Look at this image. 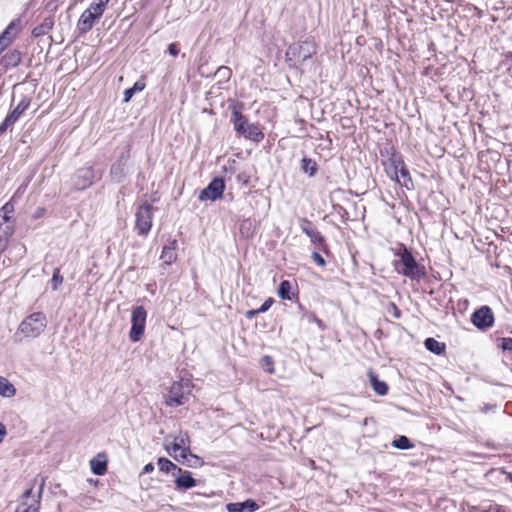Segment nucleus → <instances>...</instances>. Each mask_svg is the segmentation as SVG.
<instances>
[{"label":"nucleus","mask_w":512,"mask_h":512,"mask_svg":"<svg viewBox=\"0 0 512 512\" xmlns=\"http://www.w3.org/2000/svg\"><path fill=\"white\" fill-rule=\"evenodd\" d=\"M396 255L399 256V260L395 263V269L398 273L416 281L425 277L424 267L416 261L412 253L403 244L400 245Z\"/></svg>","instance_id":"obj_1"},{"label":"nucleus","mask_w":512,"mask_h":512,"mask_svg":"<svg viewBox=\"0 0 512 512\" xmlns=\"http://www.w3.org/2000/svg\"><path fill=\"white\" fill-rule=\"evenodd\" d=\"M385 170L387 175L406 189L414 187L410 172L407 169L401 155L392 154V156L385 162Z\"/></svg>","instance_id":"obj_2"},{"label":"nucleus","mask_w":512,"mask_h":512,"mask_svg":"<svg viewBox=\"0 0 512 512\" xmlns=\"http://www.w3.org/2000/svg\"><path fill=\"white\" fill-rule=\"evenodd\" d=\"M231 122L233 123L235 131L246 139L252 140L256 143H259L264 139V133L260 129L259 125L248 123L245 116L236 108L232 111Z\"/></svg>","instance_id":"obj_3"},{"label":"nucleus","mask_w":512,"mask_h":512,"mask_svg":"<svg viewBox=\"0 0 512 512\" xmlns=\"http://www.w3.org/2000/svg\"><path fill=\"white\" fill-rule=\"evenodd\" d=\"M109 1L110 0H98L97 3H91L81 14L77 22V29L81 34H85L93 28L95 22L103 15Z\"/></svg>","instance_id":"obj_4"},{"label":"nucleus","mask_w":512,"mask_h":512,"mask_svg":"<svg viewBox=\"0 0 512 512\" xmlns=\"http://www.w3.org/2000/svg\"><path fill=\"white\" fill-rule=\"evenodd\" d=\"M46 326V316L41 312H35L22 320L16 334L21 333L26 338L34 339L41 335Z\"/></svg>","instance_id":"obj_5"},{"label":"nucleus","mask_w":512,"mask_h":512,"mask_svg":"<svg viewBox=\"0 0 512 512\" xmlns=\"http://www.w3.org/2000/svg\"><path fill=\"white\" fill-rule=\"evenodd\" d=\"M147 312L143 306H136L132 309L131 329L129 338L132 342H138L145 330Z\"/></svg>","instance_id":"obj_6"},{"label":"nucleus","mask_w":512,"mask_h":512,"mask_svg":"<svg viewBox=\"0 0 512 512\" xmlns=\"http://www.w3.org/2000/svg\"><path fill=\"white\" fill-rule=\"evenodd\" d=\"M166 450L177 461L180 458L185 460L188 456L195 457L190 452V441L187 433H179V435L174 436L171 446L166 445Z\"/></svg>","instance_id":"obj_7"},{"label":"nucleus","mask_w":512,"mask_h":512,"mask_svg":"<svg viewBox=\"0 0 512 512\" xmlns=\"http://www.w3.org/2000/svg\"><path fill=\"white\" fill-rule=\"evenodd\" d=\"M153 206L147 202L139 205L136 211V222L135 227L138 230V234L146 236L152 226L153 220Z\"/></svg>","instance_id":"obj_8"},{"label":"nucleus","mask_w":512,"mask_h":512,"mask_svg":"<svg viewBox=\"0 0 512 512\" xmlns=\"http://www.w3.org/2000/svg\"><path fill=\"white\" fill-rule=\"evenodd\" d=\"M189 393L190 389L187 382H174L168 392L166 404L171 407L181 406L187 402Z\"/></svg>","instance_id":"obj_9"},{"label":"nucleus","mask_w":512,"mask_h":512,"mask_svg":"<svg viewBox=\"0 0 512 512\" xmlns=\"http://www.w3.org/2000/svg\"><path fill=\"white\" fill-rule=\"evenodd\" d=\"M314 53V47L310 43H295L288 47L286 51V58L287 61L302 63L311 58Z\"/></svg>","instance_id":"obj_10"},{"label":"nucleus","mask_w":512,"mask_h":512,"mask_svg":"<svg viewBox=\"0 0 512 512\" xmlns=\"http://www.w3.org/2000/svg\"><path fill=\"white\" fill-rule=\"evenodd\" d=\"M41 493L42 487L36 496H32V488L27 489L21 497L16 512H39Z\"/></svg>","instance_id":"obj_11"},{"label":"nucleus","mask_w":512,"mask_h":512,"mask_svg":"<svg viewBox=\"0 0 512 512\" xmlns=\"http://www.w3.org/2000/svg\"><path fill=\"white\" fill-rule=\"evenodd\" d=\"M225 189V183L221 178H214L206 188L201 190L199 194L200 201H216L223 196V192Z\"/></svg>","instance_id":"obj_12"},{"label":"nucleus","mask_w":512,"mask_h":512,"mask_svg":"<svg viewBox=\"0 0 512 512\" xmlns=\"http://www.w3.org/2000/svg\"><path fill=\"white\" fill-rule=\"evenodd\" d=\"M471 322L481 330L490 328L494 323V315L490 307L482 306L471 316Z\"/></svg>","instance_id":"obj_13"},{"label":"nucleus","mask_w":512,"mask_h":512,"mask_svg":"<svg viewBox=\"0 0 512 512\" xmlns=\"http://www.w3.org/2000/svg\"><path fill=\"white\" fill-rule=\"evenodd\" d=\"M95 173L92 167H83L76 171L72 177V185L77 190H84L92 185Z\"/></svg>","instance_id":"obj_14"},{"label":"nucleus","mask_w":512,"mask_h":512,"mask_svg":"<svg viewBox=\"0 0 512 512\" xmlns=\"http://www.w3.org/2000/svg\"><path fill=\"white\" fill-rule=\"evenodd\" d=\"M300 228L311 240L312 243L319 245L320 247L325 246L324 237L321 233L313 227L311 221L306 218L300 220Z\"/></svg>","instance_id":"obj_15"},{"label":"nucleus","mask_w":512,"mask_h":512,"mask_svg":"<svg viewBox=\"0 0 512 512\" xmlns=\"http://www.w3.org/2000/svg\"><path fill=\"white\" fill-rule=\"evenodd\" d=\"M18 20L12 21L0 35V53L7 48L14 38L16 37L18 30L16 28Z\"/></svg>","instance_id":"obj_16"},{"label":"nucleus","mask_w":512,"mask_h":512,"mask_svg":"<svg viewBox=\"0 0 512 512\" xmlns=\"http://www.w3.org/2000/svg\"><path fill=\"white\" fill-rule=\"evenodd\" d=\"M228 512H255L258 510V504L251 499L241 503H229L226 506Z\"/></svg>","instance_id":"obj_17"},{"label":"nucleus","mask_w":512,"mask_h":512,"mask_svg":"<svg viewBox=\"0 0 512 512\" xmlns=\"http://www.w3.org/2000/svg\"><path fill=\"white\" fill-rule=\"evenodd\" d=\"M90 468L96 475H104L107 471V456L104 453L97 454L90 461Z\"/></svg>","instance_id":"obj_18"},{"label":"nucleus","mask_w":512,"mask_h":512,"mask_svg":"<svg viewBox=\"0 0 512 512\" xmlns=\"http://www.w3.org/2000/svg\"><path fill=\"white\" fill-rule=\"evenodd\" d=\"M176 478L175 485L178 490H187L196 486V480L192 477L190 471H182Z\"/></svg>","instance_id":"obj_19"},{"label":"nucleus","mask_w":512,"mask_h":512,"mask_svg":"<svg viewBox=\"0 0 512 512\" xmlns=\"http://www.w3.org/2000/svg\"><path fill=\"white\" fill-rule=\"evenodd\" d=\"M177 240H172L169 245L165 246L162 250L161 259L165 264H172L177 258Z\"/></svg>","instance_id":"obj_20"},{"label":"nucleus","mask_w":512,"mask_h":512,"mask_svg":"<svg viewBox=\"0 0 512 512\" xmlns=\"http://www.w3.org/2000/svg\"><path fill=\"white\" fill-rule=\"evenodd\" d=\"M30 100L26 97L22 98L17 106L7 115V117L15 123L20 116L28 109Z\"/></svg>","instance_id":"obj_21"},{"label":"nucleus","mask_w":512,"mask_h":512,"mask_svg":"<svg viewBox=\"0 0 512 512\" xmlns=\"http://www.w3.org/2000/svg\"><path fill=\"white\" fill-rule=\"evenodd\" d=\"M368 376L373 390L378 395H386L388 392V385L386 384V382L379 380L377 375H375L373 372H369Z\"/></svg>","instance_id":"obj_22"},{"label":"nucleus","mask_w":512,"mask_h":512,"mask_svg":"<svg viewBox=\"0 0 512 512\" xmlns=\"http://www.w3.org/2000/svg\"><path fill=\"white\" fill-rule=\"evenodd\" d=\"M292 284L288 280H283L278 287V295L283 300H293L296 296L291 292Z\"/></svg>","instance_id":"obj_23"},{"label":"nucleus","mask_w":512,"mask_h":512,"mask_svg":"<svg viewBox=\"0 0 512 512\" xmlns=\"http://www.w3.org/2000/svg\"><path fill=\"white\" fill-rule=\"evenodd\" d=\"M53 25H54V22H53L52 18H45L44 21L40 25L36 26L33 29L32 35L34 37L43 36V35L47 34L53 28Z\"/></svg>","instance_id":"obj_24"},{"label":"nucleus","mask_w":512,"mask_h":512,"mask_svg":"<svg viewBox=\"0 0 512 512\" xmlns=\"http://www.w3.org/2000/svg\"><path fill=\"white\" fill-rule=\"evenodd\" d=\"M145 81L143 79H140L134 83V85L131 88H128L124 91V99L123 101L125 103H128L133 95L137 92H141L145 89Z\"/></svg>","instance_id":"obj_25"},{"label":"nucleus","mask_w":512,"mask_h":512,"mask_svg":"<svg viewBox=\"0 0 512 512\" xmlns=\"http://www.w3.org/2000/svg\"><path fill=\"white\" fill-rule=\"evenodd\" d=\"M425 347L427 350L437 355L442 354L445 350V344L440 343L434 338H427L425 340Z\"/></svg>","instance_id":"obj_26"},{"label":"nucleus","mask_w":512,"mask_h":512,"mask_svg":"<svg viewBox=\"0 0 512 512\" xmlns=\"http://www.w3.org/2000/svg\"><path fill=\"white\" fill-rule=\"evenodd\" d=\"M15 393V387L6 378L0 376V395L11 397L14 396Z\"/></svg>","instance_id":"obj_27"},{"label":"nucleus","mask_w":512,"mask_h":512,"mask_svg":"<svg viewBox=\"0 0 512 512\" xmlns=\"http://www.w3.org/2000/svg\"><path fill=\"white\" fill-rule=\"evenodd\" d=\"M301 169L309 176H313L317 171V164L314 160L304 157L301 161Z\"/></svg>","instance_id":"obj_28"},{"label":"nucleus","mask_w":512,"mask_h":512,"mask_svg":"<svg viewBox=\"0 0 512 512\" xmlns=\"http://www.w3.org/2000/svg\"><path fill=\"white\" fill-rule=\"evenodd\" d=\"M158 466L162 472L169 473L172 470H177L178 472H182L181 468H178L173 462H171L167 458H159Z\"/></svg>","instance_id":"obj_29"},{"label":"nucleus","mask_w":512,"mask_h":512,"mask_svg":"<svg viewBox=\"0 0 512 512\" xmlns=\"http://www.w3.org/2000/svg\"><path fill=\"white\" fill-rule=\"evenodd\" d=\"M14 233V224L12 220H7L3 226L0 227V236L9 241L10 237Z\"/></svg>","instance_id":"obj_30"},{"label":"nucleus","mask_w":512,"mask_h":512,"mask_svg":"<svg viewBox=\"0 0 512 512\" xmlns=\"http://www.w3.org/2000/svg\"><path fill=\"white\" fill-rule=\"evenodd\" d=\"M20 60H21V54L17 50L7 53L4 56V61H5L6 65L16 66L19 64Z\"/></svg>","instance_id":"obj_31"},{"label":"nucleus","mask_w":512,"mask_h":512,"mask_svg":"<svg viewBox=\"0 0 512 512\" xmlns=\"http://www.w3.org/2000/svg\"><path fill=\"white\" fill-rule=\"evenodd\" d=\"M392 446L397 449H410L413 447L412 443L406 436H400L392 442Z\"/></svg>","instance_id":"obj_32"},{"label":"nucleus","mask_w":512,"mask_h":512,"mask_svg":"<svg viewBox=\"0 0 512 512\" xmlns=\"http://www.w3.org/2000/svg\"><path fill=\"white\" fill-rule=\"evenodd\" d=\"M215 76L218 77L220 81H227L231 77V70L226 66H221L215 72Z\"/></svg>","instance_id":"obj_33"},{"label":"nucleus","mask_w":512,"mask_h":512,"mask_svg":"<svg viewBox=\"0 0 512 512\" xmlns=\"http://www.w3.org/2000/svg\"><path fill=\"white\" fill-rule=\"evenodd\" d=\"M63 283V277L60 275V269L55 268L52 276V288L56 290Z\"/></svg>","instance_id":"obj_34"},{"label":"nucleus","mask_w":512,"mask_h":512,"mask_svg":"<svg viewBox=\"0 0 512 512\" xmlns=\"http://www.w3.org/2000/svg\"><path fill=\"white\" fill-rule=\"evenodd\" d=\"M111 176L118 182L121 180L123 176V168L120 164L113 165L111 167Z\"/></svg>","instance_id":"obj_35"},{"label":"nucleus","mask_w":512,"mask_h":512,"mask_svg":"<svg viewBox=\"0 0 512 512\" xmlns=\"http://www.w3.org/2000/svg\"><path fill=\"white\" fill-rule=\"evenodd\" d=\"M14 211V207L12 204L10 203H6L1 209H0V214L2 215H5L9 218V220H11V214L13 213Z\"/></svg>","instance_id":"obj_36"},{"label":"nucleus","mask_w":512,"mask_h":512,"mask_svg":"<svg viewBox=\"0 0 512 512\" xmlns=\"http://www.w3.org/2000/svg\"><path fill=\"white\" fill-rule=\"evenodd\" d=\"M263 367L266 371H268L269 373H272L274 371L273 369V362H272V359L271 357L269 356H264L263 359Z\"/></svg>","instance_id":"obj_37"},{"label":"nucleus","mask_w":512,"mask_h":512,"mask_svg":"<svg viewBox=\"0 0 512 512\" xmlns=\"http://www.w3.org/2000/svg\"><path fill=\"white\" fill-rule=\"evenodd\" d=\"M313 261L318 265V266H325L326 262L324 260V258L318 253V252H313L312 255H311Z\"/></svg>","instance_id":"obj_38"},{"label":"nucleus","mask_w":512,"mask_h":512,"mask_svg":"<svg viewBox=\"0 0 512 512\" xmlns=\"http://www.w3.org/2000/svg\"><path fill=\"white\" fill-rule=\"evenodd\" d=\"M273 303H274L273 298H268L267 300H265V302L261 305V307L258 308L259 313H265L266 311H268Z\"/></svg>","instance_id":"obj_39"},{"label":"nucleus","mask_w":512,"mask_h":512,"mask_svg":"<svg viewBox=\"0 0 512 512\" xmlns=\"http://www.w3.org/2000/svg\"><path fill=\"white\" fill-rule=\"evenodd\" d=\"M14 123L6 116L2 124L0 125V135L3 134L10 126Z\"/></svg>","instance_id":"obj_40"},{"label":"nucleus","mask_w":512,"mask_h":512,"mask_svg":"<svg viewBox=\"0 0 512 512\" xmlns=\"http://www.w3.org/2000/svg\"><path fill=\"white\" fill-rule=\"evenodd\" d=\"M168 52L171 56L176 57L179 54V48L176 43H171L168 45Z\"/></svg>","instance_id":"obj_41"},{"label":"nucleus","mask_w":512,"mask_h":512,"mask_svg":"<svg viewBox=\"0 0 512 512\" xmlns=\"http://www.w3.org/2000/svg\"><path fill=\"white\" fill-rule=\"evenodd\" d=\"M502 348L504 350L512 351V338H503L502 339Z\"/></svg>","instance_id":"obj_42"},{"label":"nucleus","mask_w":512,"mask_h":512,"mask_svg":"<svg viewBox=\"0 0 512 512\" xmlns=\"http://www.w3.org/2000/svg\"><path fill=\"white\" fill-rule=\"evenodd\" d=\"M258 314H259L258 309H252V310H248V311L245 312V317L247 319H252V318H254Z\"/></svg>","instance_id":"obj_43"},{"label":"nucleus","mask_w":512,"mask_h":512,"mask_svg":"<svg viewBox=\"0 0 512 512\" xmlns=\"http://www.w3.org/2000/svg\"><path fill=\"white\" fill-rule=\"evenodd\" d=\"M153 470H154V466L151 463H148L144 466L142 473L143 474L151 473Z\"/></svg>","instance_id":"obj_44"},{"label":"nucleus","mask_w":512,"mask_h":512,"mask_svg":"<svg viewBox=\"0 0 512 512\" xmlns=\"http://www.w3.org/2000/svg\"><path fill=\"white\" fill-rule=\"evenodd\" d=\"M6 435V428L3 423L0 422V443L3 441Z\"/></svg>","instance_id":"obj_45"},{"label":"nucleus","mask_w":512,"mask_h":512,"mask_svg":"<svg viewBox=\"0 0 512 512\" xmlns=\"http://www.w3.org/2000/svg\"><path fill=\"white\" fill-rule=\"evenodd\" d=\"M7 220H9L7 216L0 214V227L3 226Z\"/></svg>","instance_id":"obj_46"},{"label":"nucleus","mask_w":512,"mask_h":512,"mask_svg":"<svg viewBox=\"0 0 512 512\" xmlns=\"http://www.w3.org/2000/svg\"><path fill=\"white\" fill-rule=\"evenodd\" d=\"M91 483H94V480L93 479H90L89 480ZM98 481L96 480L95 483H97Z\"/></svg>","instance_id":"obj_47"}]
</instances>
